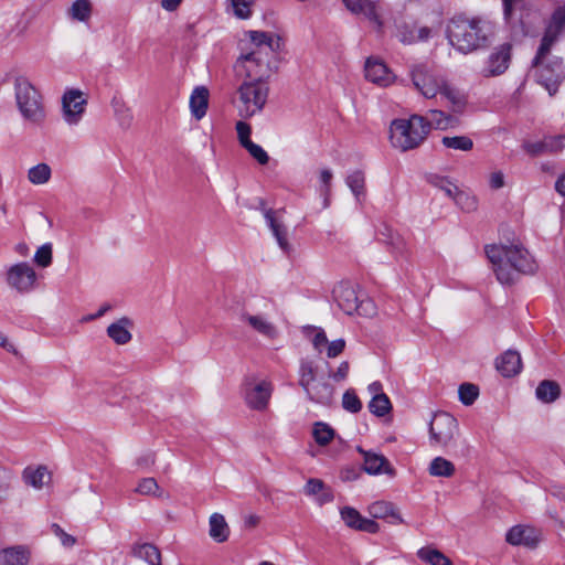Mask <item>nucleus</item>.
Listing matches in <instances>:
<instances>
[{
    "instance_id": "f257e3e1",
    "label": "nucleus",
    "mask_w": 565,
    "mask_h": 565,
    "mask_svg": "<svg viewBox=\"0 0 565 565\" xmlns=\"http://www.w3.org/2000/svg\"><path fill=\"white\" fill-rule=\"evenodd\" d=\"M490 26L476 18L456 15L447 24L449 43L463 54L487 47L490 43Z\"/></svg>"
},
{
    "instance_id": "f03ea898",
    "label": "nucleus",
    "mask_w": 565,
    "mask_h": 565,
    "mask_svg": "<svg viewBox=\"0 0 565 565\" xmlns=\"http://www.w3.org/2000/svg\"><path fill=\"white\" fill-rule=\"evenodd\" d=\"M486 254L494 266L497 278L501 284H511L514 271L534 273L536 265L526 249L519 245L487 246Z\"/></svg>"
},
{
    "instance_id": "7ed1b4c3",
    "label": "nucleus",
    "mask_w": 565,
    "mask_h": 565,
    "mask_svg": "<svg viewBox=\"0 0 565 565\" xmlns=\"http://www.w3.org/2000/svg\"><path fill=\"white\" fill-rule=\"evenodd\" d=\"M430 131L428 119L420 115H412L408 119H394L390 125V142L399 151H408L419 147Z\"/></svg>"
},
{
    "instance_id": "20e7f679",
    "label": "nucleus",
    "mask_w": 565,
    "mask_h": 565,
    "mask_svg": "<svg viewBox=\"0 0 565 565\" xmlns=\"http://www.w3.org/2000/svg\"><path fill=\"white\" fill-rule=\"evenodd\" d=\"M14 98L23 120L33 127H41L46 119L43 97L33 84L24 76L13 79Z\"/></svg>"
},
{
    "instance_id": "39448f33",
    "label": "nucleus",
    "mask_w": 565,
    "mask_h": 565,
    "mask_svg": "<svg viewBox=\"0 0 565 565\" xmlns=\"http://www.w3.org/2000/svg\"><path fill=\"white\" fill-rule=\"evenodd\" d=\"M276 50L263 46V50L247 51L235 63L239 77L250 81L267 82L277 72Z\"/></svg>"
},
{
    "instance_id": "423d86ee",
    "label": "nucleus",
    "mask_w": 565,
    "mask_h": 565,
    "mask_svg": "<svg viewBox=\"0 0 565 565\" xmlns=\"http://www.w3.org/2000/svg\"><path fill=\"white\" fill-rule=\"evenodd\" d=\"M269 85L267 82L243 79L236 89L234 106L243 118H250L263 111L267 104Z\"/></svg>"
},
{
    "instance_id": "0eeeda50",
    "label": "nucleus",
    "mask_w": 565,
    "mask_h": 565,
    "mask_svg": "<svg viewBox=\"0 0 565 565\" xmlns=\"http://www.w3.org/2000/svg\"><path fill=\"white\" fill-rule=\"evenodd\" d=\"M298 384L307 397L317 404L330 405L334 395V387L327 381L317 377V367L313 361L301 359L298 370Z\"/></svg>"
},
{
    "instance_id": "6e6552de",
    "label": "nucleus",
    "mask_w": 565,
    "mask_h": 565,
    "mask_svg": "<svg viewBox=\"0 0 565 565\" xmlns=\"http://www.w3.org/2000/svg\"><path fill=\"white\" fill-rule=\"evenodd\" d=\"M550 52L551 50L540 56L539 49L533 61V67L537 82L547 89L550 95H554L565 78V70L562 58H550Z\"/></svg>"
},
{
    "instance_id": "1a4fd4ad",
    "label": "nucleus",
    "mask_w": 565,
    "mask_h": 565,
    "mask_svg": "<svg viewBox=\"0 0 565 565\" xmlns=\"http://www.w3.org/2000/svg\"><path fill=\"white\" fill-rule=\"evenodd\" d=\"M409 75L416 90L428 99L435 98L438 95L447 79L426 64L413 65Z\"/></svg>"
},
{
    "instance_id": "9d476101",
    "label": "nucleus",
    "mask_w": 565,
    "mask_h": 565,
    "mask_svg": "<svg viewBox=\"0 0 565 565\" xmlns=\"http://www.w3.org/2000/svg\"><path fill=\"white\" fill-rule=\"evenodd\" d=\"M244 401L254 411L267 409L274 387L270 381L247 376L243 384Z\"/></svg>"
},
{
    "instance_id": "9b49d317",
    "label": "nucleus",
    "mask_w": 565,
    "mask_h": 565,
    "mask_svg": "<svg viewBox=\"0 0 565 565\" xmlns=\"http://www.w3.org/2000/svg\"><path fill=\"white\" fill-rule=\"evenodd\" d=\"M38 275L26 262L13 264L6 271V282L18 294H30L36 287Z\"/></svg>"
},
{
    "instance_id": "f8f14e48",
    "label": "nucleus",
    "mask_w": 565,
    "mask_h": 565,
    "mask_svg": "<svg viewBox=\"0 0 565 565\" xmlns=\"http://www.w3.org/2000/svg\"><path fill=\"white\" fill-rule=\"evenodd\" d=\"M458 433L457 419L448 413L436 414L429 424V437L433 445L447 446Z\"/></svg>"
},
{
    "instance_id": "ddd939ff",
    "label": "nucleus",
    "mask_w": 565,
    "mask_h": 565,
    "mask_svg": "<svg viewBox=\"0 0 565 565\" xmlns=\"http://www.w3.org/2000/svg\"><path fill=\"white\" fill-rule=\"evenodd\" d=\"M512 46L503 43L494 47L484 60L479 74L484 78L498 77L507 72L511 62Z\"/></svg>"
},
{
    "instance_id": "4468645a",
    "label": "nucleus",
    "mask_w": 565,
    "mask_h": 565,
    "mask_svg": "<svg viewBox=\"0 0 565 565\" xmlns=\"http://www.w3.org/2000/svg\"><path fill=\"white\" fill-rule=\"evenodd\" d=\"M86 99L81 90L71 89L62 97L63 119L70 126L77 125L85 113Z\"/></svg>"
},
{
    "instance_id": "2eb2a0df",
    "label": "nucleus",
    "mask_w": 565,
    "mask_h": 565,
    "mask_svg": "<svg viewBox=\"0 0 565 565\" xmlns=\"http://www.w3.org/2000/svg\"><path fill=\"white\" fill-rule=\"evenodd\" d=\"M565 29V4L556 7L540 44V56L548 52Z\"/></svg>"
},
{
    "instance_id": "dca6fc26",
    "label": "nucleus",
    "mask_w": 565,
    "mask_h": 565,
    "mask_svg": "<svg viewBox=\"0 0 565 565\" xmlns=\"http://www.w3.org/2000/svg\"><path fill=\"white\" fill-rule=\"evenodd\" d=\"M332 294L339 308L347 315L359 311L363 306V301H359L354 286L348 281L339 282Z\"/></svg>"
},
{
    "instance_id": "f3484780",
    "label": "nucleus",
    "mask_w": 565,
    "mask_h": 565,
    "mask_svg": "<svg viewBox=\"0 0 565 565\" xmlns=\"http://www.w3.org/2000/svg\"><path fill=\"white\" fill-rule=\"evenodd\" d=\"M239 320L266 339L274 340L278 337L276 324L265 315L244 311L241 313Z\"/></svg>"
},
{
    "instance_id": "a211bd4d",
    "label": "nucleus",
    "mask_w": 565,
    "mask_h": 565,
    "mask_svg": "<svg viewBox=\"0 0 565 565\" xmlns=\"http://www.w3.org/2000/svg\"><path fill=\"white\" fill-rule=\"evenodd\" d=\"M358 451L363 457V469L366 473L373 476L384 473L390 477L396 475L395 469L382 454L367 451L361 447H358Z\"/></svg>"
},
{
    "instance_id": "6ab92c4d",
    "label": "nucleus",
    "mask_w": 565,
    "mask_h": 565,
    "mask_svg": "<svg viewBox=\"0 0 565 565\" xmlns=\"http://www.w3.org/2000/svg\"><path fill=\"white\" fill-rule=\"evenodd\" d=\"M505 540L511 545L533 548L541 540V532L532 526L515 525L508 531Z\"/></svg>"
},
{
    "instance_id": "aec40b11",
    "label": "nucleus",
    "mask_w": 565,
    "mask_h": 565,
    "mask_svg": "<svg viewBox=\"0 0 565 565\" xmlns=\"http://www.w3.org/2000/svg\"><path fill=\"white\" fill-rule=\"evenodd\" d=\"M365 77L382 87L391 85L395 76L382 61L370 57L365 63Z\"/></svg>"
},
{
    "instance_id": "412c9836",
    "label": "nucleus",
    "mask_w": 565,
    "mask_h": 565,
    "mask_svg": "<svg viewBox=\"0 0 565 565\" xmlns=\"http://www.w3.org/2000/svg\"><path fill=\"white\" fill-rule=\"evenodd\" d=\"M343 522L351 529L367 533H377L379 524L370 519L363 518L358 510L351 507H344L340 510Z\"/></svg>"
},
{
    "instance_id": "4be33fe9",
    "label": "nucleus",
    "mask_w": 565,
    "mask_h": 565,
    "mask_svg": "<svg viewBox=\"0 0 565 565\" xmlns=\"http://www.w3.org/2000/svg\"><path fill=\"white\" fill-rule=\"evenodd\" d=\"M352 13L362 14L371 21L379 30L382 28L383 22L377 8V4L370 0H342Z\"/></svg>"
},
{
    "instance_id": "5701e85b",
    "label": "nucleus",
    "mask_w": 565,
    "mask_h": 565,
    "mask_svg": "<svg viewBox=\"0 0 565 565\" xmlns=\"http://www.w3.org/2000/svg\"><path fill=\"white\" fill-rule=\"evenodd\" d=\"M32 558V550L29 545H12L0 551L2 565H29Z\"/></svg>"
},
{
    "instance_id": "b1692460",
    "label": "nucleus",
    "mask_w": 565,
    "mask_h": 565,
    "mask_svg": "<svg viewBox=\"0 0 565 565\" xmlns=\"http://www.w3.org/2000/svg\"><path fill=\"white\" fill-rule=\"evenodd\" d=\"M438 95H441L447 102L449 109L455 114H462L468 104L467 95L454 86L451 83L446 79Z\"/></svg>"
},
{
    "instance_id": "393cba45",
    "label": "nucleus",
    "mask_w": 565,
    "mask_h": 565,
    "mask_svg": "<svg viewBox=\"0 0 565 565\" xmlns=\"http://www.w3.org/2000/svg\"><path fill=\"white\" fill-rule=\"evenodd\" d=\"M303 492L306 495L313 498L320 507L332 502L334 499L332 490L321 479L317 478H310L306 482Z\"/></svg>"
},
{
    "instance_id": "a878e982",
    "label": "nucleus",
    "mask_w": 565,
    "mask_h": 565,
    "mask_svg": "<svg viewBox=\"0 0 565 565\" xmlns=\"http://www.w3.org/2000/svg\"><path fill=\"white\" fill-rule=\"evenodd\" d=\"M495 367L504 377H511L519 374L522 369V361L519 352L513 350L505 351L497 359Z\"/></svg>"
},
{
    "instance_id": "bb28decb",
    "label": "nucleus",
    "mask_w": 565,
    "mask_h": 565,
    "mask_svg": "<svg viewBox=\"0 0 565 565\" xmlns=\"http://www.w3.org/2000/svg\"><path fill=\"white\" fill-rule=\"evenodd\" d=\"M131 326V320L127 317H124L108 326L107 335L119 345L127 344L132 338L129 330Z\"/></svg>"
},
{
    "instance_id": "cd10ccee",
    "label": "nucleus",
    "mask_w": 565,
    "mask_h": 565,
    "mask_svg": "<svg viewBox=\"0 0 565 565\" xmlns=\"http://www.w3.org/2000/svg\"><path fill=\"white\" fill-rule=\"evenodd\" d=\"M209 106V89L204 86H198L193 89L190 96V110L192 116L200 120L207 110Z\"/></svg>"
},
{
    "instance_id": "c85d7f7f",
    "label": "nucleus",
    "mask_w": 565,
    "mask_h": 565,
    "mask_svg": "<svg viewBox=\"0 0 565 565\" xmlns=\"http://www.w3.org/2000/svg\"><path fill=\"white\" fill-rule=\"evenodd\" d=\"M111 108L114 110L115 119L122 130H128L134 124L132 109L127 103L120 97H114L111 99Z\"/></svg>"
},
{
    "instance_id": "c756f323",
    "label": "nucleus",
    "mask_w": 565,
    "mask_h": 565,
    "mask_svg": "<svg viewBox=\"0 0 565 565\" xmlns=\"http://www.w3.org/2000/svg\"><path fill=\"white\" fill-rule=\"evenodd\" d=\"M268 226L270 227L279 247L285 252L288 253L290 250V245L287 239V228L286 226L278 222V220L275 217V212L273 210H266L264 214Z\"/></svg>"
},
{
    "instance_id": "7c9ffc66",
    "label": "nucleus",
    "mask_w": 565,
    "mask_h": 565,
    "mask_svg": "<svg viewBox=\"0 0 565 565\" xmlns=\"http://www.w3.org/2000/svg\"><path fill=\"white\" fill-rule=\"evenodd\" d=\"M131 553L135 557L146 561L149 565H161V553L153 544H136Z\"/></svg>"
},
{
    "instance_id": "2f4dec72",
    "label": "nucleus",
    "mask_w": 565,
    "mask_h": 565,
    "mask_svg": "<svg viewBox=\"0 0 565 565\" xmlns=\"http://www.w3.org/2000/svg\"><path fill=\"white\" fill-rule=\"evenodd\" d=\"M369 513L374 519H384L386 516H392V518H394L396 523H404L403 518L396 511L394 504H392L391 502H385V501L373 502L369 507Z\"/></svg>"
},
{
    "instance_id": "473e14b6",
    "label": "nucleus",
    "mask_w": 565,
    "mask_h": 565,
    "mask_svg": "<svg viewBox=\"0 0 565 565\" xmlns=\"http://www.w3.org/2000/svg\"><path fill=\"white\" fill-rule=\"evenodd\" d=\"M93 13L90 0H75L67 10V15L77 22L87 23Z\"/></svg>"
},
{
    "instance_id": "72a5a7b5",
    "label": "nucleus",
    "mask_w": 565,
    "mask_h": 565,
    "mask_svg": "<svg viewBox=\"0 0 565 565\" xmlns=\"http://www.w3.org/2000/svg\"><path fill=\"white\" fill-rule=\"evenodd\" d=\"M345 183L358 202H361L365 198V174L363 171L354 170L349 173Z\"/></svg>"
},
{
    "instance_id": "f704fd0d",
    "label": "nucleus",
    "mask_w": 565,
    "mask_h": 565,
    "mask_svg": "<svg viewBox=\"0 0 565 565\" xmlns=\"http://www.w3.org/2000/svg\"><path fill=\"white\" fill-rule=\"evenodd\" d=\"M26 178L28 181L33 185L46 184L52 178V169L45 162L38 163L29 168Z\"/></svg>"
},
{
    "instance_id": "c9c22d12",
    "label": "nucleus",
    "mask_w": 565,
    "mask_h": 565,
    "mask_svg": "<svg viewBox=\"0 0 565 565\" xmlns=\"http://www.w3.org/2000/svg\"><path fill=\"white\" fill-rule=\"evenodd\" d=\"M230 534L228 525L222 514L213 513L210 516V535L216 542H224Z\"/></svg>"
},
{
    "instance_id": "e433bc0d",
    "label": "nucleus",
    "mask_w": 565,
    "mask_h": 565,
    "mask_svg": "<svg viewBox=\"0 0 565 565\" xmlns=\"http://www.w3.org/2000/svg\"><path fill=\"white\" fill-rule=\"evenodd\" d=\"M248 36L250 40V46L247 51L263 50V46H269L275 49V44L278 46V38L275 39L274 34L263 31H249Z\"/></svg>"
},
{
    "instance_id": "4c0bfd02",
    "label": "nucleus",
    "mask_w": 565,
    "mask_h": 565,
    "mask_svg": "<svg viewBox=\"0 0 565 565\" xmlns=\"http://www.w3.org/2000/svg\"><path fill=\"white\" fill-rule=\"evenodd\" d=\"M535 394L541 402L552 403L558 398L561 388L556 382L544 380L536 387Z\"/></svg>"
},
{
    "instance_id": "58836bf2",
    "label": "nucleus",
    "mask_w": 565,
    "mask_h": 565,
    "mask_svg": "<svg viewBox=\"0 0 565 565\" xmlns=\"http://www.w3.org/2000/svg\"><path fill=\"white\" fill-rule=\"evenodd\" d=\"M24 481L35 489H42L50 480V473L45 467L36 469L26 468L23 472Z\"/></svg>"
},
{
    "instance_id": "ea45409f",
    "label": "nucleus",
    "mask_w": 565,
    "mask_h": 565,
    "mask_svg": "<svg viewBox=\"0 0 565 565\" xmlns=\"http://www.w3.org/2000/svg\"><path fill=\"white\" fill-rule=\"evenodd\" d=\"M428 114L430 116V120H428L430 128L434 127L436 129L446 130L455 127L457 124V119L454 116L443 110L430 109Z\"/></svg>"
},
{
    "instance_id": "a19ab883",
    "label": "nucleus",
    "mask_w": 565,
    "mask_h": 565,
    "mask_svg": "<svg viewBox=\"0 0 565 565\" xmlns=\"http://www.w3.org/2000/svg\"><path fill=\"white\" fill-rule=\"evenodd\" d=\"M455 466L444 457H436L431 460L428 471L434 477L449 478L455 473Z\"/></svg>"
},
{
    "instance_id": "79ce46f5",
    "label": "nucleus",
    "mask_w": 565,
    "mask_h": 565,
    "mask_svg": "<svg viewBox=\"0 0 565 565\" xmlns=\"http://www.w3.org/2000/svg\"><path fill=\"white\" fill-rule=\"evenodd\" d=\"M441 145L460 151H470L473 148V141L468 136H445L441 138Z\"/></svg>"
},
{
    "instance_id": "37998d69",
    "label": "nucleus",
    "mask_w": 565,
    "mask_h": 565,
    "mask_svg": "<svg viewBox=\"0 0 565 565\" xmlns=\"http://www.w3.org/2000/svg\"><path fill=\"white\" fill-rule=\"evenodd\" d=\"M418 557L431 565H452L451 561L440 551L423 547L417 552Z\"/></svg>"
},
{
    "instance_id": "c03bdc74",
    "label": "nucleus",
    "mask_w": 565,
    "mask_h": 565,
    "mask_svg": "<svg viewBox=\"0 0 565 565\" xmlns=\"http://www.w3.org/2000/svg\"><path fill=\"white\" fill-rule=\"evenodd\" d=\"M452 200L465 212H473L478 207L477 198L468 191L458 189Z\"/></svg>"
},
{
    "instance_id": "a18cd8bd",
    "label": "nucleus",
    "mask_w": 565,
    "mask_h": 565,
    "mask_svg": "<svg viewBox=\"0 0 565 565\" xmlns=\"http://www.w3.org/2000/svg\"><path fill=\"white\" fill-rule=\"evenodd\" d=\"M369 409L375 416L382 417L392 409V404L386 394L373 396L369 403Z\"/></svg>"
},
{
    "instance_id": "49530a36",
    "label": "nucleus",
    "mask_w": 565,
    "mask_h": 565,
    "mask_svg": "<svg viewBox=\"0 0 565 565\" xmlns=\"http://www.w3.org/2000/svg\"><path fill=\"white\" fill-rule=\"evenodd\" d=\"M135 491L141 495H152L157 498L162 495L160 486L158 484L157 480L151 477L141 479L138 482Z\"/></svg>"
},
{
    "instance_id": "de8ad7c7",
    "label": "nucleus",
    "mask_w": 565,
    "mask_h": 565,
    "mask_svg": "<svg viewBox=\"0 0 565 565\" xmlns=\"http://www.w3.org/2000/svg\"><path fill=\"white\" fill-rule=\"evenodd\" d=\"M313 437L320 446L328 445L334 437V430L326 423L318 422L313 426Z\"/></svg>"
},
{
    "instance_id": "09e8293b",
    "label": "nucleus",
    "mask_w": 565,
    "mask_h": 565,
    "mask_svg": "<svg viewBox=\"0 0 565 565\" xmlns=\"http://www.w3.org/2000/svg\"><path fill=\"white\" fill-rule=\"evenodd\" d=\"M52 259L53 252L51 243H45L42 246H40L36 249L33 258L34 263L42 268L49 267L52 264Z\"/></svg>"
},
{
    "instance_id": "8fccbe9b",
    "label": "nucleus",
    "mask_w": 565,
    "mask_h": 565,
    "mask_svg": "<svg viewBox=\"0 0 565 565\" xmlns=\"http://www.w3.org/2000/svg\"><path fill=\"white\" fill-rule=\"evenodd\" d=\"M458 394L462 404L471 405L479 396V388L475 384L463 383L459 386Z\"/></svg>"
},
{
    "instance_id": "3c124183",
    "label": "nucleus",
    "mask_w": 565,
    "mask_h": 565,
    "mask_svg": "<svg viewBox=\"0 0 565 565\" xmlns=\"http://www.w3.org/2000/svg\"><path fill=\"white\" fill-rule=\"evenodd\" d=\"M342 406L350 413H358L362 408V403L353 390H348L343 394Z\"/></svg>"
},
{
    "instance_id": "603ef678",
    "label": "nucleus",
    "mask_w": 565,
    "mask_h": 565,
    "mask_svg": "<svg viewBox=\"0 0 565 565\" xmlns=\"http://www.w3.org/2000/svg\"><path fill=\"white\" fill-rule=\"evenodd\" d=\"M244 148L248 151V153L259 163L267 164L269 161V157L267 152L257 143L253 141L247 142Z\"/></svg>"
},
{
    "instance_id": "864d4df0",
    "label": "nucleus",
    "mask_w": 565,
    "mask_h": 565,
    "mask_svg": "<svg viewBox=\"0 0 565 565\" xmlns=\"http://www.w3.org/2000/svg\"><path fill=\"white\" fill-rule=\"evenodd\" d=\"M350 364L348 361H343L339 364L335 370L329 369L328 377L335 383H341L345 381L349 376Z\"/></svg>"
},
{
    "instance_id": "5fc2aeb1",
    "label": "nucleus",
    "mask_w": 565,
    "mask_h": 565,
    "mask_svg": "<svg viewBox=\"0 0 565 565\" xmlns=\"http://www.w3.org/2000/svg\"><path fill=\"white\" fill-rule=\"evenodd\" d=\"M12 473L0 467V502L6 500L11 489Z\"/></svg>"
},
{
    "instance_id": "6e6d98bb",
    "label": "nucleus",
    "mask_w": 565,
    "mask_h": 565,
    "mask_svg": "<svg viewBox=\"0 0 565 565\" xmlns=\"http://www.w3.org/2000/svg\"><path fill=\"white\" fill-rule=\"evenodd\" d=\"M431 183L439 188L441 191L445 192V194L451 199H454L458 188L457 185H455L451 181H449L448 179L446 178H443V177H435L433 180H431Z\"/></svg>"
},
{
    "instance_id": "4d7b16f0",
    "label": "nucleus",
    "mask_w": 565,
    "mask_h": 565,
    "mask_svg": "<svg viewBox=\"0 0 565 565\" xmlns=\"http://www.w3.org/2000/svg\"><path fill=\"white\" fill-rule=\"evenodd\" d=\"M252 0H232L234 14L239 19H247L250 15Z\"/></svg>"
},
{
    "instance_id": "13d9d810",
    "label": "nucleus",
    "mask_w": 565,
    "mask_h": 565,
    "mask_svg": "<svg viewBox=\"0 0 565 565\" xmlns=\"http://www.w3.org/2000/svg\"><path fill=\"white\" fill-rule=\"evenodd\" d=\"M415 34L412 33L409 38L401 36V42L404 44H411L416 41H424L430 38L431 30L427 26L414 29Z\"/></svg>"
},
{
    "instance_id": "bf43d9fd",
    "label": "nucleus",
    "mask_w": 565,
    "mask_h": 565,
    "mask_svg": "<svg viewBox=\"0 0 565 565\" xmlns=\"http://www.w3.org/2000/svg\"><path fill=\"white\" fill-rule=\"evenodd\" d=\"M51 530L61 540L63 546L72 547L76 543V539L66 533L58 524H52Z\"/></svg>"
},
{
    "instance_id": "052dcab7",
    "label": "nucleus",
    "mask_w": 565,
    "mask_h": 565,
    "mask_svg": "<svg viewBox=\"0 0 565 565\" xmlns=\"http://www.w3.org/2000/svg\"><path fill=\"white\" fill-rule=\"evenodd\" d=\"M311 342H312L315 350L318 353H322L327 349L328 343H329L326 332L321 329H318L316 331L315 335L311 339Z\"/></svg>"
},
{
    "instance_id": "680f3d73",
    "label": "nucleus",
    "mask_w": 565,
    "mask_h": 565,
    "mask_svg": "<svg viewBox=\"0 0 565 565\" xmlns=\"http://www.w3.org/2000/svg\"><path fill=\"white\" fill-rule=\"evenodd\" d=\"M524 150L531 156H540L546 152L545 138L540 141H526L523 145Z\"/></svg>"
},
{
    "instance_id": "e2e57ef3",
    "label": "nucleus",
    "mask_w": 565,
    "mask_h": 565,
    "mask_svg": "<svg viewBox=\"0 0 565 565\" xmlns=\"http://www.w3.org/2000/svg\"><path fill=\"white\" fill-rule=\"evenodd\" d=\"M345 348V341L343 339H337L334 341H331L328 343V347L326 349L327 356L329 359L337 358L340 355Z\"/></svg>"
},
{
    "instance_id": "0e129e2a",
    "label": "nucleus",
    "mask_w": 565,
    "mask_h": 565,
    "mask_svg": "<svg viewBox=\"0 0 565 565\" xmlns=\"http://www.w3.org/2000/svg\"><path fill=\"white\" fill-rule=\"evenodd\" d=\"M332 178H333V173L330 169H323L320 171L319 179L323 185V188L321 189L322 195L330 196Z\"/></svg>"
},
{
    "instance_id": "69168bd1",
    "label": "nucleus",
    "mask_w": 565,
    "mask_h": 565,
    "mask_svg": "<svg viewBox=\"0 0 565 565\" xmlns=\"http://www.w3.org/2000/svg\"><path fill=\"white\" fill-rule=\"evenodd\" d=\"M236 131H237L238 140L243 147L245 145H247V142L252 141L249 139L250 131H252L250 126L248 124H246L245 121H238L236 124Z\"/></svg>"
},
{
    "instance_id": "338daca9",
    "label": "nucleus",
    "mask_w": 565,
    "mask_h": 565,
    "mask_svg": "<svg viewBox=\"0 0 565 565\" xmlns=\"http://www.w3.org/2000/svg\"><path fill=\"white\" fill-rule=\"evenodd\" d=\"M503 13L507 21H510L514 11L521 6L522 0H502Z\"/></svg>"
},
{
    "instance_id": "774afa93",
    "label": "nucleus",
    "mask_w": 565,
    "mask_h": 565,
    "mask_svg": "<svg viewBox=\"0 0 565 565\" xmlns=\"http://www.w3.org/2000/svg\"><path fill=\"white\" fill-rule=\"evenodd\" d=\"M546 152H558L563 149L564 142L562 137L545 138Z\"/></svg>"
}]
</instances>
